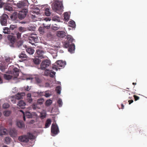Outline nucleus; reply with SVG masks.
I'll use <instances>...</instances> for the list:
<instances>
[{
	"mask_svg": "<svg viewBox=\"0 0 147 147\" xmlns=\"http://www.w3.org/2000/svg\"><path fill=\"white\" fill-rule=\"evenodd\" d=\"M28 12V9H26L25 10H22L19 11L18 14L17 12H15L13 13L11 18L13 20H16L18 16L19 19L22 20L26 17Z\"/></svg>",
	"mask_w": 147,
	"mask_h": 147,
	"instance_id": "nucleus-1",
	"label": "nucleus"
},
{
	"mask_svg": "<svg viewBox=\"0 0 147 147\" xmlns=\"http://www.w3.org/2000/svg\"><path fill=\"white\" fill-rule=\"evenodd\" d=\"M35 138V136L30 132L27 133L26 135H23L19 136L18 140L19 141L27 143L29 140H33Z\"/></svg>",
	"mask_w": 147,
	"mask_h": 147,
	"instance_id": "nucleus-2",
	"label": "nucleus"
},
{
	"mask_svg": "<svg viewBox=\"0 0 147 147\" xmlns=\"http://www.w3.org/2000/svg\"><path fill=\"white\" fill-rule=\"evenodd\" d=\"M63 7V6L61 2L59 1H56L54 3L52 9L56 12L58 13V12L62 11Z\"/></svg>",
	"mask_w": 147,
	"mask_h": 147,
	"instance_id": "nucleus-3",
	"label": "nucleus"
},
{
	"mask_svg": "<svg viewBox=\"0 0 147 147\" xmlns=\"http://www.w3.org/2000/svg\"><path fill=\"white\" fill-rule=\"evenodd\" d=\"M66 64L65 62L62 61L61 60H58L53 65L52 68L57 71L58 69H60L64 67Z\"/></svg>",
	"mask_w": 147,
	"mask_h": 147,
	"instance_id": "nucleus-4",
	"label": "nucleus"
},
{
	"mask_svg": "<svg viewBox=\"0 0 147 147\" xmlns=\"http://www.w3.org/2000/svg\"><path fill=\"white\" fill-rule=\"evenodd\" d=\"M31 6V8L32 9L31 12L33 13H31V18L32 19V21L34 22L36 21L37 18L36 15H37V7L35 5H32Z\"/></svg>",
	"mask_w": 147,
	"mask_h": 147,
	"instance_id": "nucleus-5",
	"label": "nucleus"
},
{
	"mask_svg": "<svg viewBox=\"0 0 147 147\" xmlns=\"http://www.w3.org/2000/svg\"><path fill=\"white\" fill-rule=\"evenodd\" d=\"M28 1H25L22 2H19L17 4V6L19 8H21L22 10L28 9Z\"/></svg>",
	"mask_w": 147,
	"mask_h": 147,
	"instance_id": "nucleus-6",
	"label": "nucleus"
},
{
	"mask_svg": "<svg viewBox=\"0 0 147 147\" xmlns=\"http://www.w3.org/2000/svg\"><path fill=\"white\" fill-rule=\"evenodd\" d=\"M9 44L10 46L14 47V44L16 41V38L12 35H9L7 36Z\"/></svg>",
	"mask_w": 147,
	"mask_h": 147,
	"instance_id": "nucleus-7",
	"label": "nucleus"
},
{
	"mask_svg": "<svg viewBox=\"0 0 147 147\" xmlns=\"http://www.w3.org/2000/svg\"><path fill=\"white\" fill-rule=\"evenodd\" d=\"M25 95V93L23 92H21V93H18L16 94L14 96H12V99H11V101L13 102V103H15V101L14 100V98L16 100H19L23 98V97Z\"/></svg>",
	"mask_w": 147,
	"mask_h": 147,
	"instance_id": "nucleus-8",
	"label": "nucleus"
},
{
	"mask_svg": "<svg viewBox=\"0 0 147 147\" xmlns=\"http://www.w3.org/2000/svg\"><path fill=\"white\" fill-rule=\"evenodd\" d=\"M59 132V127L57 124L53 123L51 127V132L53 135H56Z\"/></svg>",
	"mask_w": 147,
	"mask_h": 147,
	"instance_id": "nucleus-9",
	"label": "nucleus"
},
{
	"mask_svg": "<svg viewBox=\"0 0 147 147\" xmlns=\"http://www.w3.org/2000/svg\"><path fill=\"white\" fill-rule=\"evenodd\" d=\"M50 63V61L48 59H46L45 61H42L40 65V69L45 70L47 67L49 66Z\"/></svg>",
	"mask_w": 147,
	"mask_h": 147,
	"instance_id": "nucleus-10",
	"label": "nucleus"
},
{
	"mask_svg": "<svg viewBox=\"0 0 147 147\" xmlns=\"http://www.w3.org/2000/svg\"><path fill=\"white\" fill-rule=\"evenodd\" d=\"M8 18V16L6 14H3L0 17V22L2 26H6L7 24V21Z\"/></svg>",
	"mask_w": 147,
	"mask_h": 147,
	"instance_id": "nucleus-11",
	"label": "nucleus"
},
{
	"mask_svg": "<svg viewBox=\"0 0 147 147\" xmlns=\"http://www.w3.org/2000/svg\"><path fill=\"white\" fill-rule=\"evenodd\" d=\"M4 79L7 80H9L13 78L12 72L11 71L6 72V74H3Z\"/></svg>",
	"mask_w": 147,
	"mask_h": 147,
	"instance_id": "nucleus-12",
	"label": "nucleus"
},
{
	"mask_svg": "<svg viewBox=\"0 0 147 147\" xmlns=\"http://www.w3.org/2000/svg\"><path fill=\"white\" fill-rule=\"evenodd\" d=\"M9 134L11 137H15L17 135V130L15 128H11L10 130Z\"/></svg>",
	"mask_w": 147,
	"mask_h": 147,
	"instance_id": "nucleus-13",
	"label": "nucleus"
},
{
	"mask_svg": "<svg viewBox=\"0 0 147 147\" xmlns=\"http://www.w3.org/2000/svg\"><path fill=\"white\" fill-rule=\"evenodd\" d=\"M36 38L33 36H31L30 37L29 39V42L32 44V45H36L37 42L36 41Z\"/></svg>",
	"mask_w": 147,
	"mask_h": 147,
	"instance_id": "nucleus-14",
	"label": "nucleus"
},
{
	"mask_svg": "<svg viewBox=\"0 0 147 147\" xmlns=\"http://www.w3.org/2000/svg\"><path fill=\"white\" fill-rule=\"evenodd\" d=\"M26 105V103L23 100L19 101L17 104L18 107V108L24 109Z\"/></svg>",
	"mask_w": 147,
	"mask_h": 147,
	"instance_id": "nucleus-15",
	"label": "nucleus"
},
{
	"mask_svg": "<svg viewBox=\"0 0 147 147\" xmlns=\"http://www.w3.org/2000/svg\"><path fill=\"white\" fill-rule=\"evenodd\" d=\"M19 71L17 68H14L13 69L12 75L14 76L13 78H16L19 75Z\"/></svg>",
	"mask_w": 147,
	"mask_h": 147,
	"instance_id": "nucleus-16",
	"label": "nucleus"
},
{
	"mask_svg": "<svg viewBox=\"0 0 147 147\" xmlns=\"http://www.w3.org/2000/svg\"><path fill=\"white\" fill-rule=\"evenodd\" d=\"M44 102V99L43 98H40L37 99V106L40 105L41 107H43L44 105H43V102ZM40 109V108H38L37 106V108Z\"/></svg>",
	"mask_w": 147,
	"mask_h": 147,
	"instance_id": "nucleus-17",
	"label": "nucleus"
},
{
	"mask_svg": "<svg viewBox=\"0 0 147 147\" xmlns=\"http://www.w3.org/2000/svg\"><path fill=\"white\" fill-rule=\"evenodd\" d=\"M7 134V130L4 127H0V135H5Z\"/></svg>",
	"mask_w": 147,
	"mask_h": 147,
	"instance_id": "nucleus-18",
	"label": "nucleus"
},
{
	"mask_svg": "<svg viewBox=\"0 0 147 147\" xmlns=\"http://www.w3.org/2000/svg\"><path fill=\"white\" fill-rule=\"evenodd\" d=\"M57 35L59 37L63 38L65 36V33L63 31H58L57 32Z\"/></svg>",
	"mask_w": 147,
	"mask_h": 147,
	"instance_id": "nucleus-19",
	"label": "nucleus"
},
{
	"mask_svg": "<svg viewBox=\"0 0 147 147\" xmlns=\"http://www.w3.org/2000/svg\"><path fill=\"white\" fill-rule=\"evenodd\" d=\"M75 49V45L74 44H71L69 47L68 51L71 53H73Z\"/></svg>",
	"mask_w": 147,
	"mask_h": 147,
	"instance_id": "nucleus-20",
	"label": "nucleus"
},
{
	"mask_svg": "<svg viewBox=\"0 0 147 147\" xmlns=\"http://www.w3.org/2000/svg\"><path fill=\"white\" fill-rule=\"evenodd\" d=\"M17 125L20 128H22L25 127V124L23 122L21 121H17Z\"/></svg>",
	"mask_w": 147,
	"mask_h": 147,
	"instance_id": "nucleus-21",
	"label": "nucleus"
},
{
	"mask_svg": "<svg viewBox=\"0 0 147 147\" xmlns=\"http://www.w3.org/2000/svg\"><path fill=\"white\" fill-rule=\"evenodd\" d=\"M20 111L22 112L24 115H25L26 117L28 118H31L32 117V115L31 113L28 112H26L25 113H24L23 111L22 110H20Z\"/></svg>",
	"mask_w": 147,
	"mask_h": 147,
	"instance_id": "nucleus-22",
	"label": "nucleus"
},
{
	"mask_svg": "<svg viewBox=\"0 0 147 147\" xmlns=\"http://www.w3.org/2000/svg\"><path fill=\"white\" fill-rule=\"evenodd\" d=\"M26 51L30 55H32L34 52V49L31 47L27 48L26 49Z\"/></svg>",
	"mask_w": 147,
	"mask_h": 147,
	"instance_id": "nucleus-23",
	"label": "nucleus"
},
{
	"mask_svg": "<svg viewBox=\"0 0 147 147\" xmlns=\"http://www.w3.org/2000/svg\"><path fill=\"white\" fill-rule=\"evenodd\" d=\"M64 20L66 22H67L69 19V16L67 12L64 13Z\"/></svg>",
	"mask_w": 147,
	"mask_h": 147,
	"instance_id": "nucleus-24",
	"label": "nucleus"
},
{
	"mask_svg": "<svg viewBox=\"0 0 147 147\" xmlns=\"http://www.w3.org/2000/svg\"><path fill=\"white\" fill-rule=\"evenodd\" d=\"M5 143L6 144H9L10 143L12 140L9 137H5L4 139Z\"/></svg>",
	"mask_w": 147,
	"mask_h": 147,
	"instance_id": "nucleus-25",
	"label": "nucleus"
},
{
	"mask_svg": "<svg viewBox=\"0 0 147 147\" xmlns=\"http://www.w3.org/2000/svg\"><path fill=\"white\" fill-rule=\"evenodd\" d=\"M37 57L38 58H40L41 59H42L44 58L43 54L44 53V52L43 51H41V52L40 51L37 50Z\"/></svg>",
	"mask_w": 147,
	"mask_h": 147,
	"instance_id": "nucleus-26",
	"label": "nucleus"
},
{
	"mask_svg": "<svg viewBox=\"0 0 147 147\" xmlns=\"http://www.w3.org/2000/svg\"><path fill=\"white\" fill-rule=\"evenodd\" d=\"M31 94L30 93H28L27 95L26 99L28 102L29 103H31L32 102V99L31 97Z\"/></svg>",
	"mask_w": 147,
	"mask_h": 147,
	"instance_id": "nucleus-27",
	"label": "nucleus"
},
{
	"mask_svg": "<svg viewBox=\"0 0 147 147\" xmlns=\"http://www.w3.org/2000/svg\"><path fill=\"white\" fill-rule=\"evenodd\" d=\"M50 8H47L45 9V14L46 16H49L51 15V12L50 11Z\"/></svg>",
	"mask_w": 147,
	"mask_h": 147,
	"instance_id": "nucleus-28",
	"label": "nucleus"
},
{
	"mask_svg": "<svg viewBox=\"0 0 147 147\" xmlns=\"http://www.w3.org/2000/svg\"><path fill=\"white\" fill-rule=\"evenodd\" d=\"M67 41L70 44H72V43L74 40V39L70 35H68L67 36Z\"/></svg>",
	"mask_w": 147,
	"mask_h": 147,
	"instance_id": "nucleus-29",
	"label": "nucleus"
},
{
	"mask_svg": "<svg viewBox=\"0 0 147 147\" xmlns=\"http://www.w3.org/2000/svg\"><path fill=\"white\" fill-rule=\"evenodd\" d=\"M51 123V119H48L46 122L45 128H47L50 125Z\"/></svg>",
	"mask_w": 147,
	"mask_h": 147,
	"instance_id": "nucleus-30",
	"label": "nucleus"
},
{
	"mask_svg": "<svg viewBox=\"0 0 147 147\" xmlns=\"http://www.w3.org/2000/svg\"><path fill=\"white\" fill-rule=\"evenodd\" d=\"M19 57L20 58H22V59H26L28 57V56L26 54L23 53H22L20 54L19 55Z\"/></svg>",
	"mask_w": 147,
	"mask_h": 147,
	"instance_id": "nucleus-31",
	"label": "nucleus"
},
{
	"mask_svg": "<svg viewBox=\"0 0 147 147\" xmlns=\"http://www.w3.org/2000/svg\"><path fill=\"white\" fill-rule=\"evenodd\" d=\"M40 117L41 119H43L46 117V113L44 111L40 113Z\"/></svg>",
	"mask_w": 147,
	"mask_h": 147,
	"instance_id": "nucleus-32",
	"label": "nucleus"
},
{
	"mask_svg": "<svg viewBox=\"0 0 147 147\" xmlns=\"http://www.w3.org/2000/svg\"><path fill=\"white\" fill-rule=\"evenodd\" d=\"M60 28V26L59 25H57L56 24L54 25H52V29L54 30H57Z\"/></svg>",
	"mask_w": 147,
	"mask_h": 147,
	"instance_id": "nucleus-33",
	"label": "nucleus"
},
{
	"mask_svg": "<svg viewBox=\"0 0 147 147\" xmlns=\"http://www.w3.org/2000/svg\"><path fill=\"white\" fill-rule=\"evenodd\" d=\"M4 31H3V32L6 34H9L10 31V29L8 27H5L3 29Z\"/></svg>",
	"mask_w": 147,
	"mask_h": 147,
	"instance_id": "nucleus-34",
	"label": "nucleus"
},
{
	"mask_svg": "<svg viewBox=\"0 0 147 147\" xmlns=\"http://www.w3.org/2000/svg\"><path fill=\"white\" fill-rule=\"evenodd\" d=\"M4 9L5 10H8L9 11H12L13 10V9L11 7L7 5L5 6Z\"/></svg>",
	"mask_w": 147,
	"mask_h": 147,
	"instance_id": "nucleus-35",
	"label": "nucleus"
},
{
	"mask_svg": "<svg viewBox=\"0 0 147 147\" xmlns=\"http://www.w3.org/2000/svg\"><path fill=\"white\" fill-rule=\"evenodd\" d=\"M69 24L70 27L74 28L76 26L75 22L73 21H71L69 22Z\"/></svg>",
	"mask_w": 147,
	"mask_h": 147,
	"instance_id": "nucleus-36",
	"label": "nucleus"
},
{
	"mask_svg": "<svg viewBox=\"0 0 147 147\" xmlns=\"http://www.w3.org/2000/svg\"><path fill=\"white\" fill-rule=\"evenodd\" d=\"M23 42V41L22 40L18 41L16 43V46L18 47H20L22 45Z\"/></svg>",
	"mask_w": 147,
	"mask_h": 147,
	"instance_id": "nucleus-37",
	"label": "nucleus"
},
{
	"mask_svg": "<svg viewBox=\"0 0 147 147\" xmlns=\"http://www.w3.org/2000/svg\"><path fill=\"white\" fill-rule=\"evenodd\" d=\"M52 102V100L50 99L47 100L45 102V105L47 107L49 106L51 104Z\"/></svg>",
	"mask_w": 147,
	"mask_h": 147,
	"instance_id": "nucleus-38",
	"label": "nucleus"
},
{
	"mask_svg": "<svg viewBox=\"0 0 147 147\" xmlns=\"http://www.w3.org/2000/svg\"><path fill=\"white\" fill-rule=\"evenodd\" d=\"M61 88L60 86H58L56 87V91H57V93L58 94H60L61 93Z\"/></svg>",
	"mask_w": 147,
	"mask_h": 147,
	"instance_id": "nucleus-39",
	"label": "nucleus"
},
{
	"mask_svg": "<svg viewBox=\"0 0 147 147\" xmlns=\"http://www.w3.org/2000/svg\"><path fill=\"white\" fill-rule=\"evenodd\" d=\"M52 20L54 21H57L59 22L60 21V19L59 17L57 16H54L52 18Z\"/></svg>",
	"mask_w": 147,
	"mask_h": 147,
	"instance_id": "nucleus-40",
	"label": "nucleus"
},
{
	"mask_svg": "<svg viewBox=\"0 0 147 147\" xmlns=\"http://www.w3.org/2000/svg\"><path fill=\"white\" fill-rule=\"evenodd\" d=\"M70 44L67 41H66L64 42L63 45L65 48H67L69 47Z\"/></svg>",
	"mask_w": 147,
	"mask_h": 147,
	"instance_id": "nucleus-41",
	"label": "nucleus"
},
{
	"mask_svg": "<svg viewBox=\"0 0 147 147\" xmlns=\"http://www.w3.org/2000/svg\"><path fill=\"white\" fill-rule=\"evenodd\" d=\"M38 30L40 32V34H42L44 33V28L40 26L38 28Z\"/></svg>",
	"mask_w": 147,
	"mask_h": 147,
	"instance_id": "nucleus-42",
	"label": "nucleus"
},
{
	"mask_svg": "<svg viewBox=\"0 0 147 147\" xmlns=\"http://www.w3.org/2000/svg\"><path fill=\"white\" fill-rule=\"evenodd\" d=\"M19 30L22 32L26 31V29L24 27H20L19 28Z\"/></svg>",
	"mask_w": 147,
	"mask_h": 147,
	"instance_id": "nucleus-43",
	"label": "nucleus"
},
{
	"mask_svg": "<svg viewBox=\"0 0 147 147\" xmlns=\"http://www.w3.org/2000/svg\"><path fill=\"white\" fill-rule=\"evenodd\" d=\"M11 113V112L10 111H8L4 112L3 114L5 116H9Z\"/></svg>",
	"mask_w": 147,
	"mask_h": 147,
	"instance_id": "nucleus-44",
	"label": "nucleus"
},
{
	"mask_svg": "<svg viewBox=\"0 0 147 147\" xmlns=\"http://www.w3.org/2000/svg\"><path fill=\"white\" fill-rule=\"evenodd\" d=\"M41 20H45L46 21V22L48 21H50L51 20V19L49 18H38L37 19V21H41Z\"/></svg>",
	"mask_w": 147,
	"mask_h": 147,
	"instance_id": "nucleus-45",
	"label": "nucleus"
},
{
	"mask_svg": "<svg viewBox=\"0 0 147 147\" xmlns=\"http://www.w3.org/2000/svg\"><path fill=\"white\" fill-rule=\"evenodd\" d=\"M9 105L7 103H4L3 105V109H7L9 107Z\"/></svg>",
	"mask_w": 147,
	"mask_h": 147,
	"instance_id": "nucleus-46",
	"label": "nucleus"
},
{
	"mask_svg": "<svg viewBox=\"0 0 147 147\" xmlns=\"http://www.w3.org/2000/svg\"><path fill=\"white\" fill-rule=\"evenodd\" d=\"M17 26L16 25H10L9 29L10 30H13L15 28H16L17 27Z\"/></svg>",
	"mask_w": 147,
	"mask_h": 147,
	"instance_id": "nucleus-47",
	"label": "nucleus"
},
{
	"mask_svg": "<svg viewBox=\"0 0 147 147\" xmlns=\"http://www.w3.org/2000/svg\"><path fill=\"white\" fill-rule=\"evenodd\" d=\"M55 74V72L52 70H51L50 73V76L51 77H54Z\"/></svg>",
	"mask_w": 147,
	"mask_h": 147,
	"instance_id": "nucleus-48",
	"label": "nucleus"
},
{
	"mask_svg": "<svg viewBox=\"0 0 147 147\" xmlns=\"http://www.w3.org/2000/svg\"><path fill=\"white\" fill-rule=\"evenodd\" d=\"M57 103L58 104L59 107H61L62 105V100L60 99H59L57 101Z\"/></svg>",
	"mask_w": 147,
	"mask_h": 147,
	"instance_id": "nucleus-49",
	"label": "nucleus"
},
{
	"mask_svg": "<svg viewBox=\"0 0 147 147\" xmlns=\"http://www.w3.org/2000/svg\"><path fill=\"white\" fill-rule=\"evenodd\" d=\"M12 60V58H11L10 57H8L5 59V60L6 62L9 63L11 62V61Z\"/></svg>",
	"mask_w": 147,
	"mask_h": 147,
	"instance_id": "nucleus-50",
	"label": "nucleus"
},
{
	"mask_svg": "<svg viewBox=\"0 0 147 147\" xmlns=\"http://www.w3.org/2000/svg\"><path fill=\"white\" fill-rule=\"evenodd\" d=\"M50 71L49 70L46 69L45 71L44 75L46 76H48L50 74Z\"/></svg>",
	"mask_w": 147,
	"mask_h": 147,
	"instance_id": "nucleus-51",
	"label": "nucleus"
},
{
	"mask_svg": "<svg viewBox=\"0 0 147 147\" xmlns=\"http://www.w3.org/2000/svg\"><path fill=\"white\" fill-rule=\"evenodd\" d=\"M34 78H35V80H37V78H36V76H35L34 77H32V76H31L30 77H27L26 78V80H32Z\"/></svg>",
	"mask_w": 147,
	"mask_h": 147,
	"instance_id": "nucleus-52",
	"label": "nucleus"
},
{
	"mask_svg": "<svg viewBox=\"0 0 147 147\" xmlns=\"http://www.w3.org/2000/svg\"><path fill=\"white\" fill-rule=\"evenodd\" d=\"M43 92H42L39 91H38V92H37V96H44V95L42 94Z\"/></svg>",
	"mask_w": 147,
	"mask_h": 147,
	"instance_id": "nucleus-53",
	"label": "nucleus"
},
{
	"mask_svg": "<svg viewBox=\"0 0 147 147\" xmlns=\"http://www.w3.org/2000/svg\"><path fill=\"white\" fill-rule=\"evenodd\" d=\"M32 108L34 110H35L37 108L36 104L34 103L32 106Z\"/></svg>",
	"mask_w": 147,
	"mask_h": 147,
	"instance_id": "nucleus-54",
	"label": "nucleus"
},
{
	"mask_svg": "<svg viewBox=\"0 0 147 147\" xmlns=\"http://www.w3.org/2000/svg\"><path fill=\"white\" fill-rule=\"evenodd\" d=\"M21 33H20L19 32H18L17 33V37L18 39H19L21 37Z\"/></svg>",
	"mask_w": 147,
	"mask_h": 147,
	"instance_id": "nucleus-55",
	"label": "nucleus"
},
{
	"mask_svg": "<svg viewBox=\"0 0 147 147\" xmlns=\"http://www.w3.org/2000/svg\"><path fill=\"white\" fill-rule=\"evenodd\" d=\"M42 93H43L42 94L44 95V96H45L46 97H49L50 95V94H49V93H46L45 92H43Z\"/></svg>",
	"mask_w": 147,
	"mask_h": 147,
	"instance_id": "nucleus-56",
	"label": "nucleus"
},
{
	"mask_svg": "<svg viewBox=\"0 0 147 147\" xmlns=\"http://www.w3.org/2000/svg\"><path fill=\"white\" fill-rule=\"evenodd\" d=\"M3 3L2 0H0V8H1L3 7V5L4 4Z\"/></svg>",
	"mask_w": 147,
	"mask_h": 147,
	"instance_id": "nucleus-57",
	"label": "nucleus"
},
{
	"mask_svg": "<svg viewBox=\"0 0 147 147\" xmlns=\"http://www.w3.org/2000/svg\"><path fill=\"white\" fill-rule=\"evenodd\" d=\"M133 96L134 98L135 101L137 100H139L140 98L139 96H137L136 95H134Z\"/></svg>",
	"mask_w": 147,
	"mask_h": 147,
	"instance_id": "nucleus-58",
	"label": "nucleus"
},
{
	"mask_svg": "<svg viewBox=\"0 0 147 147\" xmlns=\"http://www.w3.org/2000/svg\"><path fill=\"white\" fill-rule=\"evenodd\" d=\"M32 62L34 63L35 64H37V58H35L34 59H33Z\"/></svg>",
	"mask_w": 147,
	"mask_h": 147,
	"instance_id": "nucleus-59",
	"label": "nucleus"
},
{
	"mask_svg": "<svg viewBox=\"0 0 147 147\" xmlns=\"http://www.w3.org/2000/svg\"><path fill=\"white\" fill-rule=\"evenodd\" d=\"M5 69V66H1L0 67V69L1 70V71H4Z\"/></svg>",
	"mask_w": 147,
	"mask_h": 147,
	"instance_id": "nucleus-60",
	"label": "nucleus"
},
{
	"mask_svg": "<svg viewBox=\"0 0 147 147\" xmlns=\"http://www.w3.org/2000/svg\"><path fill=\"white\" fill-rule=\"evenodd\" d=\"M30 87L28 86H27L26 87H25V90L27 91H29L30 89Z\"/></svg>",
	"mask_w": 147,
	"mask_h": 147,
	"instance_id": "nucleus-61",
	"label": "nucleus"
},
{
	"mask_svg": "<svg viewBox=\"0 0 147 147\" xmlns=\"http://www.w3.org/2000/svg\"><path fill=\"white\" fill-rule=\"evenodd\" d=\"M45 86L46 87H50V84L49 83H46L45 84Z\"/></svg>",
	"mask_w": 147,
	"mask_h": 147,
	"instance_id": "nucleus-62",
	"label": "nucleus"
},
{
	"mask_svg": "<svg viewBox=\"0 0 147 147\" xmlns=\"http://www.w3.org/2000/svg\"><path fill=\"white\" fill-rule=\"evenodd\" d=\"M42 61L41 59L39 58H37V65L39 64Z\"/></svg>",
	"mask_w": 147,
	"mask_h": 147,
	"instance_id": "nucleus-63",
	"label": "nucleus"
},
{
	"mask_svg": "<svg viewBox=\"0 0 147 147\" xmlns=\"http://www.w3.org/2000/svg\"><path fill=\"white\" fill-rule=\"evenodd\" d=\"M133 102V100H128V102H129V104H130L131 103H132Z\"/></svg>",
	"mask_w": 147,
	"mask_h": 147,
	"instance_id": "nucleus-64",
	"label": "nucleus"
}]
</instances>
